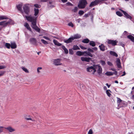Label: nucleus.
<instances>
[{"label": "nucleus", "mask_w": 134, "mask_h": 134, "mask_svg": "<svg viewBox=\"0 0 134 134\" xmlns=\"http://www.w3.org/2000/svg\"><path fill=\"white\" fill-rule=\"evenodd\" d=\"M5 47L8 48L9 49L11 47V44L9 43H6L5 44Z\"/></svg>", "instance_id": "35"}, {"label": "nucleus", "mask_w": 134, "mask_h": 134, "mask_svg": "<svg viewBox=\"0 0 134 134\" xmlns=\"http://www.w3.org/2000/svg\"><path fill=\"white\" fill-rule=\"evenodd\" d=\"M95 65L93 66H91L88 67L87 68V71L91 72L92 73L94 74L96 72V70L95 69Z\"/></svg>", "instance_id": "5"}, {"label": "nucleus", "mask_w": 134, "mask_h": 134, "mask_svg": "<svg viewBox=\"0 0 134 134\" xmlns=\"http://www.w3.org/2000/svg\"><path fill=\"white\" fill-rule=\"evenodd\" d=\"M81 60L83 61H86L87 62H89L91 59L90 58L86 57H82L81 58Z\"/></svg>", "instance_id": "9"}, {"label": "nucleus", "mask_w": 134, "mask_h": 134, "mask_svg": "<svg viewBox=\"0 0 134 134\" xmlns=\"http://www.w3.org/2000/svg\"><path fill=\"white\" fill-rule=\"evenodd\" d=\"M118 42L116 40H108L107 42L108 44H111L113 46H115L116 45Z\"/></svg>", "instance_id": "6"}, {"label": "nucleus", "mask_w": 134, "mask_h": 134, "mask_svg": "<svg viewBox=\"0 0 134 134\" xmlns=\"http://www.w3.org/2000/svg\"><path fill=\"white\" fill-rule=\"evenodd\" d=\"M96 5V3H95L94 1L91 2L89 5V6L90 7H92L93 6H94Z\"/></svg>", "instance_id": "36"}, {"label": "nucleus", "mask_w": 134, "mask_h": 134, "mask_svg": "<svg viewBox=\"0 0 134 134\" xmlns=\"http://www.w3.org/2000/svg\"><path fill=\"white\" fill-rule=\"evenodd\" d=\"M105 74L107 76H110L113 75V72H111L107 71Z\"/></svg>", "instance_id": "27"}, {"label": "nucleus", "mask_w": 134, "mask_h": 134, "mask_svg": "<svg viewBox=\"0 0 134 134\" xmlns=\"http://www.w3.org/2000/svg\"><path fill=\"white\" fill-rule=\"evenodd\" d=\"M80 47L81 49H86L87 48L81 45H80Z\"/></svg>", "instance_id": "52"}, {"label": "nucleus", "mask_w": 134, "mask_h": 134, "mask_svg": "<svg viewBox=\"0 0 134 134\" xmlns=\"http://www.w3.org/2000/svg\"><path fill=\"white\" fill-rule=\"evenodd\" d=\"M26 73H28L29 72V71L26 68L22 67L21 68Z\"/></svg>", "instance_id": "34"}, {"label": "nucleus", "mask_w": 134, "mask_h": 134, "mask_svg": "<svg viewBox=\"0 0 134 134\" xmlns=\"http://www.w3.org/2000/svg\"><path fill=\"white\" fill-rule=\"evenodd\" d=\"M76 21L78 23H79L80 21V19H77Z\"/></svg>", "instance_id": "64"}, {"label": "nucleus", "mask_w": 134, "mask_h": 134, "mask_svg": "<svg viewBox=\"0 0 134 134\" xmlns=\"http://www.w3.org/2000/svg\"><path fill=\"white\" fill-rule=\"evenodd\" d=\"M68 25L69 26H71L72 27H73L74 26V25L71 22H70L68 23Z\"/></svg>", "instance_id": "50"}, {"label": "nucleus", "mask_w": 134, "mask_h": 134, "mask_svg": "<svg viewBox=\"0 0 134 134\" xmlns=\"http://www.w3.org/2000/svg\"><path fill=\"white\" fill-rule=\"evenodd\" d=\"M8 18L5 16H0V20L3 19H8Z\"/></svg>", "instance_id": "28"}, {"label": "nucleus", "mask_w": 134, "mask_h": 134, "mask_svg": "<svg viewBox=\"0 0 134 134\" xmlns=\"http://www.w3.org/2000/svg\"><path fill=\"white\" fill-rule=\"evenodd\" d=\"M74 39H73L72 36L67 40H64V41L65 43H68L71 42Z\"/></svg>", "instance_id": "11"}, {"label": "nucleus", "mask_w": 134, "mask_h": 134, "mask_svg": "<svg viewBox=\"0 0 134 134\" xmlns=\"http://www.w3.org/2000/svg\"><path fill=\"white\" fill-rule=\"evenodd\" d=\"M5 72L4 71H1L0 73V77L2 76L4 74Z\"/></svg>", "instance_id": "47"}, {"label": "nucleus", "mask_w": 134, "mask_h": 134, "mask_svg": "<svg viewBox=\"0 0 134 134\" xmlns=\"http://www.w3.org/2000/svg\"><path fill=\"white\" fill-rule=\"evenodd\" d=\"M42 69V68L41 67H39L37 68V73H40V70H41Z\"/></svg>", "instance_id": "45"}, {"label": "nucleus", "mask_w": 134, "mask_h": 134, "mask_svg": "<svg viewBox=\"0 0 134 134\" xmlns=\"http://www.w3.org/2000/svg\"><path fill=\"white\" fill-rule=\"evenodd\" d=\"M93 51H97V48L96 47H94L92 48Z\"/></svg>", "instance_id": "57"}, {"label": "nucleus", "mask_w": 134, "mask_h": 134, "mask_svg": "<svg viewBox=\"0 0 134 134\" xmlns=\"http://www.w3.org/2000/svg\"><path fill=\"white\" fill-rule=\"evenodd\" d=\"M100 63L103 66H104L105 64V61L103 60H101Z\"/></svg>", "instance_id": "44"}, {"label": "nucleus", "mask_w": 134, "mask_h": 134, "mask_svg": "<svg viewBox=\"0 0 134 134\" xmlns=\"http://www.w3.org/2000/svg\"><path fill=\"white\" fill-rule=\"evenodd\" d=\"M5 68V66L4 65H0V69H2Z\"/></svg>", "instance_id": "54"}, {"label": "nucleus", "mask_w": 134, "mask_h": 134, "mask_svg": "<svg viewBox=\"0 0 134 134\" xmlns=\"http://www.w3.org/2000/svg\"><path fill=\"white\" fill-rule=\"evenodd\" d=\"M87 4V2L86 0H80L78 6L80 8H84Z\"/></svg>", "instance_id": "2"}, {"label": "nucleus", "mask_w": 134, "mask_h": 134, "mask_svg": "<svg viewBox=\"0 0 134 134\" xmlns=\"http://www.w3.org/2000/svg\"><path fill=\"white\" fill-rule=\"evenodd\" d=\"M62 48L64 50V52L66 54H68V50L64 46H62Z\"/></svg>", "instance_id": "24"}, {"label": "nucleus", "mask_w": 134, "mask_h": 134, "mask_svg": "<svg viewBox=\"0 0 134 134\" xmlns=\"http://www.w3.org/2000/svg\"><path fill=\"white\" fill-rule=\"evenodd\" d=\"M72 37L74 39V40L75 39H77L80 38L81 37V36L79 34H76L72 36Z\"/></svg>", "instance_id": "20"}, {"label": "nucleus", "mask_w": 134, "mask_h": 134, "mask_svg": "<svg viewBox=\"0 0 134 134\" xmlns=\"http://www.w3.org/2000/svg\"><path fill=\"white\" fill-rule=\"evenodd\" d=\"M66 4L68 5L72 6V4L70 2H68L66 3Z\"/></svg>", "instance_id": "56"}, {"label": "nucleus", "mask_w": 134, "mask_h": 134, "mask_svg": "<svg viewBox=\"0 0 134 134\" xmlns=\"http://www.w3.org/2000/svg\"><path fill=\"white\" fill-rule=\"evenodd\" d=\"M107 64L108 65L111 66H113V64L111 62L109 61H108L107 62Z\"/></svg>", "instance_id": "49"}, {"label": "nucleus", "mask_w": 134, "mask_h": 134, "mask_svg": "<svg viewBox=\"0 0 134 134\" xmlns=\"http://www.w3.org/2000/svg\"><path fill=\"white\" fill-rule=\"evenodd\" d=\"M89 44L90 45L93 47L95 46L96 45L95 42L92 41H90Z\"/></svg>", "instance_id": "29"}, {"label": "nucleus", "mask_w": 134, "mask_h": 134, "mask_svg": "<svg viewBox=\"0 0 134 134\" xmlns=\"http://www.w3.org/2000/svg\"><path fill=\"white\" fill-rule=\"evenodd\" d=\"M111 92V91L109 90H107L106 91V93L107 96L109 97H110L111 95V94L110 93V92Z\"/></svg>", "instance_id": "31"}, {"label": "nucleus", "mask_w": 134, "mask_h": 134, "mask_svg": "<svg viewBox=\"0 0 134 134\" xmlns=\"http://www.w3.org/2000/svg\"><path fill=\"white\" fill-rule=\"evenodd\" d=\"M53 42L55 45L58 46H60L62 45L61 43L55 40L54 39L53 40Z\"/></svg>", "instance_id": "19"}, {"label": "nucleus", "mask_w": 134, "mask_h": 134, "mask_svg": "<svg viewBox=\"0 0 134 134\" xmlns=\"http://www.w3.org/2000/svg\"><path fill=\"white\" fill-rule=\"evenodd\" d=\"M72 49L74 50H79L80 49V48L78 46L74 45L73 46Z\"/></svg>", "instance_id": "30"}, {"label": "nucleus", "mask_w": 134, "mask_h": 134, "mask_svg": "<svg viewBox=\"0 0 134 134\" xmlns=\"http://www.w3.org/2000/svg\"><path fill=\"white\" fill-rule=\"evenodd\" d=\"M5 128L8 130L10 132H12L15 131V129L12 128L10 126H9L8 127Z\"/></svg>", "instance_id": "17"}, {"label": "nucleus", "mask_w": 134, "mask_h": 134, "mask_svg": "<svg viewBox=\"0 0 134 134\" xmlns=\"http://www.w3.org/2000/svg\"><path fill=\"white\" fill-rule=\"evenodd\" d=\"M41 40L42 43L44 44H48V43L46 41L43 39H41Z\"/></svg>", "instance_id": "39"}, {"label": "nucleus", "mask_w": 134, "mask_h": 134, "mask_svg": "<svg viewBox=\"0 0 134 134\" xmlns=\"http://www.w3.org/2000/svg\"><path fill=\"white\" fill-rule=\"evenodd\" d=\"M115 71V72H113V74H114L115 75H117L118 74L117 71H116V70Z\"/></svg>", "instance_id": "60"}, {"label": "nucleus", "mask_w": 134, "mask_h": 134, "mask_svg": "<svg viewBox=\"0 0 134 134\" xmlns=\"http://www.w3.org/2000/svg\"><path fill=\"white\" fill-rule=\"evenodd\" d=\"M4 128L3 127L0 126V133L3 131Z\"/></svg>", "instance_id": "46"}, {"label": "nucleus", "mask_w": 134, "mask_h": 134, "mask_svg": "<svg viewBox=\"0 0 134 134\" xmlns=\"http://www.w3.org/2000/svg\"><path fill=\"white\" fill-rule=\"evenodd\" d=\"M116 98L117 99V103L118 106L119 107V106L120 105V104H121L123 100H122L120 98L118 97H117Z\"/></svg>", "instance_id": "22"}, {"label": "nucleus", "mask_w": 134, "mask_h": 134, "mask_svg": "<svg viewBox=\"0 0 134 134\" xmlns=\"http://www.w3.org/2000/svg\"><path fill=\"white\" fill-rule=\"evenodd\" d=\"M31 43L33 44H35L36 43V39L34 38H31L30 40Z\"/></svg>", "instance_id": "15"}, {"label": "nucleus", "mask_w": 134, "mask_h": 134, "mask_svg": "<svg viewBox=\"0 0 134 134\" xmlns=\"http://www.w3.org/2000/svg\"><path fill=\"white\" fill-rule=\"evenodd\" d=\"M72 49H69V53L71 55H72L74 54V52Z\"/></svg>", "instance_id": "43"}, {"label": "nucleus", "mask_w": 134, "mask_h": 134, "mask_svg": "<svg viewBox=\"0 0 134 134\" xmlns=\"http://www.w3.org/2000/svg\"><path fill=\"white\" fill-rule=\"evenodd\" d=\"M103 0H95L94 2L96 3V5L98 4L99 2H101Z\"/></svg>", "instance_id": "37"}, {"label": "nucleus", "mask_w": 134, "mask_h": 134, "mask_svg": "<svg viewBox=\"0 0 134 134\" xmlns=\"http://www.w3.org/2000/svg\"><path fill=\"white\" fill-rule=\"evenodd\" d=\"M116 65L118 68H121V66L120 59L118 58L116 60Z\"/></svg>", "instance_id": "16"}, {"label": "nucleus", "mask_w": 134, "mask_h": 134, "mask_svg": "<svg viewBox=\"0 0 134 134\" xmlns=\"http://www.w3.org/2000/svg\"><path fill=\"white\" fill-rule=\"evenodd\" d=\"M89 16V15L88 14H85L84 15V17H88Z\"/></svg>", "instance_id": "58"}, {"label": "nucleus", "mask_w": 134, "mask_h": 134, "mask_svg": "<svg viewBox=\"0 0 134 134\" xmlns=\"http://www.w3.org/2000/svg\"><path fill=\"white\" fill-rule=\"evenodd\" d=\"M61 59H55L53 61V63L55 65H62V63L60 62Z\"/></svg>", "instance_id": "8"}, {"label": "nucleus", "mask_w": 134, "mask_h": 134, "mask_svg": "<svg viewBox=\"0 0 134 134\" xmlns=\"http://www.w3.org/2000/svg\"><path fill=\"white\" fill-rule=\"evenodd\" d=\"M17 47V45L15 42L11 43V47L12 49H15Z\"/></svg>", "instance_id": "18"}, {"label": "nucleus", "mask_w": 134, "mask_h": 134, "mask_svg": "<svg viewBox=\"0 0 134 134\" xmlns=\"http://www.w3.org/2000/svg\"><path fill=\"white\" fill-rule=\"evenodd\" d=\"M43 37L46 40H50V38L47 36H44Z\"/></svg>", "instance_id": "55"}, {"label": "nucleus", "mask_w": 134, "mask_h": 134, "mask_svg": "<svg viewBox=\"0 0 134 134\" xmlns=\"http://www.w3.org/2000/svg\"><path fill=\"white\" fill-rule=\"evenodd\" d=\"M93 133V131H92V130L91 129H90L89 130V131L88 132V134H92Z\"/></svg>", "instance_id": "53"}, {"label": "nucleus", "mask_w": 134, "mask_h": 134, "mask_svg": "<svg viewBox=\"0 0 134 134\" xmlns=\"http://www.w3.org/2000/svg\"><path fill=\"white\" fill-rule=\"evenodd\" d=\"M87 50L90 53H93L94 52V51L92 48L91 49L90 48H88L87 49Z\"/></svg>", "instance_id": "42"}, {"label": "nucleus", "mask_w": 134, "mask_h": 134, "mask_svg": "<svg viewBox=\"0 0 134 134\" xmlns=\"http://www.w3.org/2000/svg\"><path fill=\"white\" fill-rule=\"evenodd\" d=\"M35 16L30 15L29 16H26L24 15V13L22 12V14L24 17H25L27 20L30 22L31 23V27L37 32H40V29L36 25L37 17L36 16L38 14L39 12V10L37 8L34 9Z\"/></svg>", "instance_id": "1"}, {"label": "nucleus", "mask_w": 134, "mask_h": 134, "mask_svg": "<svg viewBox=\"0 0 134 134\" xmlns=\"http://www.w3.org/2000/svg\"><path fill=\"white\" fill-rule=\"evenodd\" d=\"M24 26L26 28V29L29 30V31L32 32L31 29L28 23H25Z\"/></svg>", "instance_id": "14"}, {"label": "nucleus", "mask_w": 134, "mask_h": 134, "mask_svg": "<svg viewBox=\"0 0 134 134\" xmlns=\"http://www.w3.org/2000/svg\"><path fill=\"white\" fill-rule=\"evenodd\" d=\"M120 10L124 14L125 16L127 18L129 19H131L132 18L131 16L128 14L127 12L124 11L121 9Z\"/></svg>", "instance_id": "12"}, {"label": "nucleus", "mask_w": 134, "mask_h": 134, "mask_svg": "<svg viewBox=\"0 0 134 134\" xmlns=\"http://www.w3.org/2000/svg\"><path fill=\"white\" fill-rule=\"evenodd\" d=\"M127 33V32L126 31H125L123 33V34L124 35H126Z\"/></svg>", "instance_id": "62"}, {"label": "nucleus", "mask_w": 134, "mask_h": 134, "mask_svg": "<svg viewBox=\"0 0 134 134\" xmlns=\"http://www.w3.org/2000/svg\"><path fill=\"white\" fill-rule=\"evenodd\" d=\"M25 119L27 120H31L32 121H35L34 120L32 119L30 117L28 118H25Z\"/></svg>", "instance_id": "40"}, {"label": "nucleus", "mask_w": 134, "mask_h": 134, "mask_svg": "<svg viewBox=\"0 0 134 134\" xmlns=\"http://www.w3.org/2000/svg\"><path fill=\"white\" fill-rule=\"evenodd\" d=\"M78 9V8L77 7H75L74 8V9L73 10V11L74 12H76L77 11Z\"/></svg>", "instance_id": "48"}, {"label": "nucleus", "mask_w": 134, "mask_h": 134, "mask_svg": "<svg viewBox=\"0 0 134 134\" xmlns=\"http://www.w3.org/2000/svg\"><path fill=\"white\" fill-rule=\"evenodd\" d=\"M8 24H13V22L12 20L10 19L8 21H2L0 22V26L2 25L3 26H6Z\"/></svg>", "instance_id": "3"}, {"label": "nucleus", "mask_w": 134, "mask_h": 134, "mask_svg": "<svg viewBox=\"0 0 134 134\" xmlns=\"http://www.w3.org/2000/svg\"><path fill=\"white\" fill-rule=\"evenodd\" d=\"M127 104L126 102L124 101H122V102L120 104V105L119 107H123L126 106Z\"/></svg>", "instance_id": "21"}, {"label": "nucleus", "mask_w": 134, "mask_h": 134, "mask_svg": "<svg viewBox=\"0 0 134 134\" xmlns=\"http://www.w3.org/2000/svg\"><path fill=\"white\" fill-rule=\"evenodd\" d=\"M110 54L111 55L113 56H115L116 57H117L118 56V54L116 53L113 51H110Z\"/></svg>", "instance_id": "26"}, {"label": "nucleus", "mask_w": 134, "mask_h": 134, "mask_svg": "<svg viewBox=\"0 0 134 134\" xmlns=\"http://www.w3.org/2000/svg\"><path fill=\"white\" fill-rule=\"evenodd\" d=\"M34 5L37 8H40L41 7V6L40 5H39L37 4H35Z\"/></svg>", "instance_id": "51"}, {"label": "nucleus", "mask_w": 134, "mask_h": 134, "mask_svg": "<svg viewBox=\"0 0 134 134\" xmlns=\"http://www.w3.org/2000/svg\"><path fill=\"white\" fill-rule=\"evenodd\" d=\"M17 9L19 10H21L22 5L19 4L16 6Z\"/></svg>", "instance_id": "33"}, {"label": "nucleus", "mask_w": 134, "mask_h": 134, "mask_svg": "<svg viewBox=\"0 0 134 134\" xmlns=\"http://www.w3.org/2000/svg\"><path fill=\"white\" fill-rule=\"evenodd\" d=\"M99 47L100 50L102 51H104L107 49L105 46L103 44H102L101 45H99Z\"/></svg>", "instance_id": "10"}, {"label": "nucleus", "mask_w": 134, "mask_h": 134, "mask_svg": "<svg viewBox=\"0 0 134 134\" xmlns=\"http://www.w3.org/2000/svg\"><path fill=\"white\" fill-rule=\"evenodd\" d=\"M123 74L121 76H124V75H125L126 73H125V71H124L123 72Z\"/></svg>", "instance_id": "63"}, {"label": "nucleus", "mask_w": 134, "mask_h": 134, "mask_svg": "<svg viewBox=\"0 0 134 134\" xmlns=\"http://www.w3.org/2000/svg\"><path fill=\"white\" fill-rule=\"evenodd\" d=\"M94 68L96 70V71H97L98 74L99 75H100L102 71V69L101 67L98 65H95Z\"/></svg>", "instance_id": "4"}, {"label": "nucleus", "mask_w": 134, "mask_h": 134, "mask_svg": "<svg viewBox=\"0 0 134 134\" xmlns=\"http://www.w3.org/2000/svg\"><path fill=\"white\" fill-rule=\"evenodd\" d=\"M116 14L120 16H121L122 15V14L119 11L116 12Z\"/></svg>", "instance_id": "38"}, {"label": "nucleus", "mask_w": 134, "mask_h": 134, "mask_svg": "<svg viewBox=\"0 0 134 134\" xmlns=\"http://www.w3.org/2000/svg\"><path fill=\"white\" fill-rule=\"evenodd\" d=\"M89 41H90L88 39V38H86L83 39L82 41V42L84 43H88Z\"/></svg>", "instance_id": "32"}, {"label": "nucleus", "mask_w": 134, "mask_h": 134, "mask_svg": "<svg viewBox=\"0 0 134 134\" xmlns=\"http://www.w3.org/2000/svg\"><path fill=\"white\" fill-rule=\"evenodd\" d=\"M76 54L77 55L81 56L84 55V52H81L80 51H78L76 52Z\"/></svg>", "instance_id": "23"}, {"label": "nucleus", "mask_w": 134, "mask_h": 134, "mask_svg": "<svg viewBox=\"0 0 134 134\" xmlns=\"http://www.w3.org/2000/svg\"><path fill=\"white\" fill-rule=\"evenodd\" d=\"M62 2L63 3H64L66 2L67 1V0H61Z\"/></svg>", "instance_id": "61"}, {"label": "nucleus", "mask_w": 134, "mask_h": 134, "mask_svg": "<svg viewBox=\"0 0 134 134\" xmlns=\"http://www.w3.org/2000/svg\"><path fill=\"white\" fill-rule=\"evenodd\" d=\"M120 45H121V46H122V47H123L125 46V44L124 43H123L121 42L120 43Z\"/></svg>", "instance_id": "59"}, {"label": "nucleus", "mask_w": 134, "mask_h": 134, "mask_svg": "<svg viewBox=\"0 0 134 134\" xmlns=\"http://www.w3.org/2000/svg\"><path fill=\"white\" fill-rule=\"evenodd\" d=\"M24 12L26 14H28L30 11L29 8L27 4L25 5L23 7Z\"/></svg>", "instance_id": "7"}, {"label": "nucleus", "mask_w": 134, "mask_h": 134, "mask_svg": "<svg viewBox=\"0 0 134 134\" xmlns=\"http://www.w3.org/2000/svg\"><path fill=\"white\" fill-rule=\"evenodd\" d=\"M127 38L131 40L132 42H134V37L131 35H129Z\"/></svg>", "instance_id": "25"}, {"label": "nucleus", "mask_w": 134, "mask_h": 134, "mask_svg": "<svg viewBox=\"0 0 134 134\" xmlns=\"http://www.w3.org/2000/svg\"><path fill=\"white\" fill-rule=\"evenodd\" d=\"M84 12L82 10H80L79 12V14L80 16H81L84 13Z\"/></svg>", "instance_id": "41"}, {"label": "nucleus", "mask_w": 134, "mask_h": 134, "mask_svg": "<svg viewBox=\"0 0 134 134\" xmlns=\"http://www.w3.org/2000/svg\"><path fill=\"white\" fill-rule=\"evenodd\" d=\"M84 55L85 56H89L91 57H93V55L89 52H83Z\"/></svg>", "instance_id": "13"}]
</instances>
